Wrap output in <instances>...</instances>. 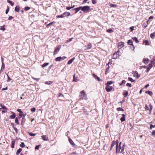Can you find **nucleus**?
I'll list each match as a JSON object with an SVG mask.
<instances>
[{
  "instance_id": "4d7b16f0",
  "label": "nucleus",
  "mask_w": 155,
  "mask_h": 155,
  "mask_svg": "<svg viewBox=\"0 0 155 155\" xmlns=\"http://www.w3.org/2000/svg\"><path fill=\"white\" fill-rule=\"evenodd\" d=\"M17 110L20 113H22V112L21 111V109H17Z\"/></svg>"
},
{
  "instance_id": "bb28decb",
  "label": "nucleus",
  "mask_w": 155,
  "mask_h": 155,
  "mask_svg": "<svg viewBox=\"0 0 155 155\" xmlns=\"http://www.w3.org/2000/svg\"><path fill=\"white\" fill-rule=\"evenodd\" d=\"M22 149L21 148H19L17 151L16 154L17 155H18L20 152L21 151Z\"/></svg>"
},
{
  "instance_id": "473e14b6",
  "label": "nucleus",
  "mask_w": 155,
  "mask_h": 155,
  "mask_svg": "<svg viewBox=\"0 0 155 155\" xmlns=\"http://www.w3.org/2000/svg\"><path fill=\"white\" fill-rule=\"evenodd\" d=\"M7 2L10 4L11 6H13L14 5V3L12 2L11 1L9 0H7Z\"/></svg>"
},
{
  "instance_id": "4be33fe9",
  "label": "nucleus",
  "mask_w": 155,
  "mask_h": 155,
  "mask_svg": "<svg viewBox=\"0 0 155 155\" xmlns=\"http://www.w3.org/2000/svg\"><path fill=\"white\" fill-rule=\"evenodd\" d=\"M0 106L2 107L1 108H0V110L2 109L3 108V109H4L5 110H7V108L5 106H3L2 104H0Z\"/></svg>"
},
{
  "instance_id": "9b49d317",
  "label": "nucleus",
  "mask_w": 155,
  "mask_h": 155,
  "mask_svg": "<svg viewBox=\"0 0 155 155\" xmlns=\"http://www.w3.org/2000/svg\"><path fill=\"white\" fill-rule=\"evenodd\" d=\"M110 62H109L106 65V66H108L107 68L106 69V71H105V74H106L107 73H108L109 72V70L110 68V67L109 66V64Z\"/></svg>"
},
{
  "instance_id": "de8ad7c7",
  "label": "nucleus",
  "mask_w": 155,
  "mask_h": 155,
  "mask_svg": "<svg viewBox=\"0 0 155 155\" xmlns=\"http://www.w3.org/2000/svg\"><path fill=\"white\" fill-rule=\"evenodd\" d=\"M150 109L149 108V110L151 111L153 107L151 104H149Z\"/></svg>"
},
{
  "instance_id": "603ef678",
  "label": "nucleus",
  "mask_w": 155,
  "mask_h": 155,
  "mask_svg": "<svg viewBox=\"0 0 155 155\" xmlns=\"http://www.w3.org/2000/svg\"><path fill=\"white\" fill-rule=\"evenodd\" d=\"M93 76H94V77L95 79H97V78L98 76L96 75V74H95L93 73L92 74Z\"/></svg>"
},
{
  "instance_id": "c9c22d12",
  "label": "nucleus",
  "mask_w": 155,
  "mask_h": 155,
  "mask_svg": "<svg viewBox=\"0 0 155 155\" xmlns=\"http://www.w3.org/2000/svg\"><path fill=\"white\" fill-rule=\"evenodd\" d=\"M117 54L116 53H114L113 55V58L114 59H116L117 58V56H116Z\"/></svg>"
},
{
  "instance_id": "49530a36",
  "label": "nucleus",
  "mask_w": 155,
  "mask_h": 155,
  "mask_svg": "<svg viewBox=\"0 0 155 155\" xmlns=\"http://www.w3.org/2000/svg\"><path fill=\"white\" fill-rule=\"evenodd\" d=\"M66 16L68 17L70 15V13L69 12H65Z\"/></svg>"
},
{
  "instance_id": "e433bc0d",
  "label": "nucleus",
  "mask_w": 155,
  "mask_h": 155,
  "mask_svg": "<svg viewBox=\"0 0 155 155\" xmlns=\"http://www.w3.org/2000/svg\"><path fill=\"white\" fill-rule=\"evenodd\" d=\"M107 32H108V33H111L113 32V30H112V29L109 28V29H107Z\"/></svg>"
},
{
  "instance_id": "bf43d9fd",
  "label": "nucleus",
  "mask_w": 155,
  "mask_h": 155,
  "mask_svg": "<svg viewBox=\"0 0 155 155\" xmlns=\"http://www.w3.org/2000/svg\"><path fill=\"white\" fill-rule=\"evenodd\" d=\"M155 127V125H153L152 124H151L150 126V129H151L153 127Z\"/></svg>"
},
{
  "instance_id": "412c9836",
  "label": "nucleus",
  "mask_w": 155,
  "mask_h": 155,
  "mask_svg": "<svg viewBox=\"0 0 155 155\" xmlns=\"http://www.w3.org/2000/svg\"><path fill=\"white\" fill-rule=\"evenodd\" d=\"M15 141L14 140H12L11 142V147L12 148H13L14 147V145L15 144Z\"/></svg>"
},
{
  "instance_id": "a211bd4d",
  "label": "nucleus",
  "mask_w": 155,
  "mask_h": 155,
  "mask_svg": "<svg viewBox=\"0 0 155 155\" xmlns=\"http://www.w3.org/2000/svg\"><path fill=\"white\" fill-rule=\"evenodd\" d=\"M5 67V64L3 62H2V67H1L0 71H3V69H4Z\"/></svg>"
},
{
  "instance_id": "cd10ccee",
  "label": "nucleus",
  "mask_w": 155,
  "mask_h": 155,
  "mask_svg": "<svg viewBox=\"0 0 155 155\" xmlns=\"http://www.w3.org/2000/svg\"><path fill=\"white\" fill-rule=\"evenodd\" d=\"M15 11L17 12H18L19 11V6H16L15 8Z\"/></svg>"
},
{
  "instance_id": "13d9d810",
  "label": "nucleus",
  "mask_w": 155,
  "mask_h": 155,
  "mask_svg": "<svg viewBox=\"0 0 155 155\" xmlns=\"http://www.w3.org/2000/svg\"><path fill=\"white\" fill-rule=\"evenodd\" d=\"M32 78L33 79L36 80L37 81H38L39 80V79L38 78Z\"/></svg>"
},
{
  "instance_id": "f8f14e48",
  "label": "nucleus",
  "mask_w": 155,
  "mask_h": 155,
  "mask_svg": "<svg viewBox=\"0 0 155 155\" xmlns=\"http://www.w3.org/2000/svg\"><path fill=\"white\" fill-rule=\"evenodd\" d=\"M11 113L12 114V115L10 116L9 117L10 119H13L15 118L16 117L15 113L12 112H11Z\"/></svg>"
},
{
  "instance_id": "5fc2aeb1",
  "label": "nucleus",
  "mask_w": 155,
  "mask_h": 155,
  "mask_svg": "<svg viewBox=\"0 0 155 155\" xmlns=\"http://www.w3.org/2000/svg\"><path fill=\"white\" fill-rule=\"evenodd\" d=\"M92 3L93 4H96L97 2V1H96V0H92Z\"/></svg>"
},
{
  "instance_id": "864d4df0",
  "label": "nucleus",
  "mask_w": 155,
  "mask_h": 155,
  "mask_svg": "<svg viewBox=\"0 0 155 155\" xmlns=\"http://www.w3.org/2000/svg\"><path fill=\"white\" fill-rule=\"evenodd\" d=\"M126 85L127 86H128L130 87H131V86H132V85L131 84H130V83H127V84H126Z\"/></svg>"
},
{
  "instance_id": "aec40b11",
  "label": "nucleus",
  "mask_w": 155,
  "mask_h": 155,
  "mask_svg": "<svg viewBox=\"0 0 155 155\" xmlns=\"http://www.w3.org/2000/svg\"><path fill=\"white\" fill-rule=\"evenodd\" d=\"M150 36L151 38H155V32H154L153 33L150 34Z\"/></svg>"
},
{
  "instance_id": "69168bd1",
  "label": "nucleus",
  "mask_w": 155,
  "mask_h": 155,
  "mask_svg": "<svg viewBox=\"0 0 155 155\" xmlns=\"http://www.w3.org/2000/svg\"><path fill=\"white\" fill-rule=\"evenodd\" d=\"M40 145L36 146L35 147V149L38 150L39 148Z\"/></svg>"
},
{
  "instance_id": "58836bf2",
  "label": "nucleus",
  "mask_w": 155,
  "mask_h": 155,
  "mask_svg": "<svg viewBox=\"0 0 155 155\" xmlns=\"http://www.w3.org/2000/svg\"><path fill=\"white\" fill-rule=\"evenodd\" d=\"M117 110L118 111H124V110L123 109L120 108V107H118L117 108Z\"/></svg>"
},
{
  "instance_id": "79ce46f5",
  "label": "nucleus",
  "mask_w": 155,
  "mask_h": 155,
  "mask_svg": "<svg viewBox=\"0 0 155 155\" xmlns=\"http://www.w3.org/2000/svg\"><path fill=\"white\" fill-rule=\"evenodd\" d=\"M31 110L32 112H34L36 110V108L35 107H33L31 109Z\"/></svg>"
},
{
  "instance_id": "c756f323",
  "label": "nucleus",
  "mask_w": 155,
  "mask_h": 155,
  "mask_svg": "<svg viewBox=\"0 0 155 155\" xmlns=\"http://www.w3.org/2000/svg\"><path fill=\"white\" fill-rule=\"evenodd\" d=\"M87 46H88V48H87V49H89L91 48L92 47V45L91 43H88L87 44Z\"/></svg>"
},
{
  "instance_id": "b1692460",
  "label": "nucleus",
  "mask_w": 155,
  "mask_h": 155,
  "mask_svg": "<svg viewBox=\"0 0 155 155\" xmlns=\"http://www.w3.org/2000/svg\"><path fill=\"white\" fill-rule=\"evenodd\" d=\"M128 92L127 91H125V92L123 93V95L124 97H127L128 95Z\"/></svg>"
},
{
  "instance_id": "72a5a7b5",
  "label": "nucleus",
  "mask_w": 155,
  "mask_h": 155,
  "mask_svg": "<svg viewBox=\"0 0 155 155\" xmlns=\"http://www.w3.org/2000/svg\"><path fill=\"white\" fill-rule=\"evenodd\" d=\"M20 146L22 148H24L25 147V145L23 142H21L20 144Z\"/></svg>"
},
{
  "instance_id": "f03ea898",
  "label": "nucleus",
  "mask_w": 155,
  "mask_h": 155,
  "mask_svg": "<svg viewBox=\"0 0 155 155\" xmlns=\"http://www.w3.org/2000/svg\"><path fill=\"white\" fill-rule=\"evenodd\" d=\"M79 97H80L79 99H87V94L84 91L80 92Z\"/></svg>"
},
{
  "instance_id": "f257e3e1",
  "label": "nucleus",
  "mask_w": 155,
  "mask_h": 155,
  "mask_svg": "<svg viewBox=\"0 0 155 155\" xmlns=\"http://www.w3.org/2000/svg\"><path fill=\"white\" fill-rule=\"evenodd\" d=\"M118 140H117V143L116 144V152L117 153H124L123 152L124 148V145L122 147L121 146V142H120L119 144H118Z\"/></svg>"
},
{
  "instance_id": "4468645a",
  "label": "nucleus",
  "mask_w": 155,
  "mask_h": 155,
  "mask_svg": "<svg viewBox=\"0 0 155 155\" xmlns=\"http://www.w3.org/2000/svg\"><path fill=\"white\" fill-rule=\"evenodd\" d=\"M116 143H117V140L116 141H113L112 143L111 144V147L110 149V150H111L112 148L113 147H114L115 145V144H116Z\"/></svg>"
},
{
  "instance_id": "423d86ee",
  "label": "nucleus",
  "mask_w": 155,
  "mask_h": 155,
  "mask_svg": "<svg viewBox=\"0 0 155 155\" xmlns=\"http://www.w3.org/2000/svg\"><path fill=\"white\" fill-rule=\"evenodd\" d=\"M106 87L105 88V89L106 91L108 92H110L113 89V91L114 90V88L111 86H110L108 85H106Z\"/></svg>"
},
{
  "instance_id": "e2e57ef3",
  "label": "nucleus",
  "mask_w": 155,
  "mask_h": 155,
  "mask_svg": "<svg viewBox=\"0 0 155 155\" xmlns=\"http://www.w3.org/2000/svg\"><path fill=\"white\" fill-rule=\"evenodd\" d=\"M9 8L8 7V8L6 10L5 13L6 14H7L8 13V12H9Z\"/></svg>"
},
{
  "instance_id": "a19ab883",
  "label": "nucleus",
  "mask_w": 155,
  "mask_h": 155,
  "mask_svg": "<svg viewBox=\"0 0 155 155\" xmlns=\"http://www.w3.org/2000/svg\"><path fill=\"white\" fill-rule=\"evenodd\" d=\"M25 115H24V116H23V117H22V119L21 120V122L22 123L23 122L25 121Z\"/></svg>"
},
{
  "instance_id": "052dcab7",
  "label": "nucleus",
  "mask_w": 155,
  "mask_h": 155,
  "mask_svg": "<svg viewBox=\"0 0 155 155\" xmlns=\"http://www.w3.org/2000/svg\"><path fill=\"white\" fill-rule=\"evenodd\" d=\"M150 68H149V67H147V68L146 70V72H148L150 70Z\"/></svg>"
},
{
  "instance_id": "6e6552de",
  "label": "nucleus",
  "mask_w": 155,
  "mask_h": 155,
  "mask_svg": "<svg viewBox=\"0 0 155 155\" xmlns=\"http://www.w3.org/2000/svg\"><path fill=\"white\" fill-rule=\"evenodd\" d=\"M124 46V43L122 42L119 43H118V48L119 49H121Z\"/></svg>"
},
{
  "instance_id": "3c124183",
  "label": "nucleus",
  "mask_w": 155,
  "mask_h": 155,
  "mask_svg": "<svg viewBox=\"0 0 155 155\" xmlns=\"http://www.w3.org/2000/svg\"><path fill=\"white\" fill-rule=\"evenodd\" d=\"M30 9V8L28 7H25V11H27Z\"/></svg>"
},
{
  "instance_id": "4c0bfd02",
  "label": "nucleus",
  "mask_w": 155,
  "mask_h": 155,
  "mask_svg": "<svg viewBox=\"0 0 155 155\" xmlns=\"http://www.w3.org/2000/svg\"><path fill=\"white\" fill-rule=\"evenodd\" d=\"M128 79L129 81H131V82H134L135 81L134 80H133V79L130 77L128 78Z\"/></svg>"
},
{
  "instance_id": "ddd939ff",
  "label": "nucleus",
  "mask_w": 155,
  "mask_h": 155,
  "mask_svg": "<svg viewBox=\"0 0 155 155\" xmlns=\"http://www.w3.org/2000/svg\"><path fill=\"white\" fill-rule=\"evenodd\" d=\"M68 140L71 144L73 146H75V144L73 142V141L70 138H69Z\"/></svg>"
},
{
  "instance_id": "2eb2a0df",
  "label": "nucleus",
  "mask_w": 155,
  "mask_h": 155,
  "mask_svg": "<svg viewBox=\"0 0 155 155\" xmlns=\"http://www.w3.org/2000/svg\"><path fill=\"white\" fill-rule=\"evenodd\" d=\"M42 139L45 141H47L48 140V137L46 135H43L41 136Z\"/></svg>"
},
{
  "instance_id": "8fccbe9b",
  "label": "nucleus",
  "mask_w": 155,
  "mask_h": 155,
  "mask_svg": "<svg viewBox=\"0 0 155 155\" xmlns=\"http://www.w3.org/2000/svg\"><path fill=\"white\" fill-rule=\"evenodd\" d=\"M134 26H132L130 28V31H132L134 30Z\"/></svg>"
},
{
  "instance_id": "7ed1b4c3",
  "label": "nucleus",
  "mask_w": 155,
  "mask_h": 155,
  "mask_svg": "<svg viewBox=\"0 0 155 155\" xmlns=\"http://www.w3.org/2000/svg\"><path fill=\"white\" fill-rule=\"evenodd\" d=\"M81 10L84 12H89L91 11L90 6H81Z\"/></svg>"
},
{
  "instance_id": "0e129e2a",
  "label": "nucleus",
  "mask_w": 155,
  "mask_h": 155,
  "mask_svg": "<svg viewBox=\"0 0 155 155\" xmlns=\"http://www.w3.org/2000/svg\"><path fill=\"white\" fill-rule=\"evenodd\" d=\"M25 115L24 114L22 113H20L19 114V115L21 117L22 116H24V115Z\"/></svg>"
},
{
  "instance_id": "c85d7f7f",
  "label": "nucleus",
  "mask_w": 155,
  "mask_h": 155,
  "mask_svg": "<svg viewBox=\"0 0 155 155\" xmlns=\"http://www.w3.org/2000/svg\"><path fill=\"white\" fill-rule=\"evenodd\" d=\"M52 83V81H46L45 82V84H48V85H50V84H51Z\"/></svg>"
},
{
  "instance_id": "774afa93",
  "label": "nucleus",
  "mask_w": 155,
  "mask_h": 155,
  "mask_svg": "<svg viewBox=\"0 0 155 155\" xmlns=\"http://www.w3.org/2000/svg\"><path fill=\"white\" fill-rule=\"evenodd\" d=\"M155 134V130L153 131L152 132V135H154Z\"/></svg>"
},
{
  "instance_id": "1a4fd4ad",
  "label": "nucleus",
  "mask_w": 155,
  "mask_h": 155,
  "mask_svg": "<svg viewBox=\"0 0 155 155\" xmlns=\"http://www.w3.org/2000/svg\"><path fill=\"white\" fill-rule=\"evenodd\" d=\"M65 17L66 16L65 12L64 13L61 15H60L57 16V18H63Z\"/></svg>"
},
{
  "instance_id": "680f3d73",
  "label": "nucleus",
  "mask_w": 155,
  "mask_h": 155,
  "mask_svg": "<svg viewBox=\"0 0 155 155\" xmlns=\"http://www.w3.org/2000/svg\"><path fill=\"white\" fill-rule=\"evenodd\" d=\"M61 96H62V97H63V95H62L61 93H59V94H58V97H61Z\"/></svg>"
},
{
  "instance_id": "7c9ffc66",
  "label": "nucleus",
  "mask_w": 155,
  "mask_h": 155,
  "mask_svg": "<svg viewBox=\"0 0 155 155\" xmlns=\"http://www.w3.org/2000/svg\"><path fill=\"white\" fill-rule=\"evenodd\" d=\"M146 93L148 94L150 96L152 95L153 94L152 92L150 91H146L145 92Z\"/></svg>"
},
{
  "instance_id": "6e6d98bb",
  "label": "nucleus",
  "mask_w": 155,
  "mask_h": 155,
  "mask_svg": "<svg viewBox=\"0 0 155 155\" xmlns=\"http://www.w3.org/2000/svg\"><path fill=\"white\" fill-rule=\"evenodd\" d=\"M145 109L146 110H149V108L148 107V106L147 105V104H145Z\"/></svg>"
},
{
  "instance_id": "39448f33",
  "label": "nucleus",
  "mask_w": 155,
  "mask_h": 155,
  "mask_svg": "<svg viewBox=\"0 0 155 155\" xmlns=\"http://www.w3.org/2000/svg\"><path fill=\"white\" fill-rule=\"evenodd\" d=\"M67 57L65 56H63L62 57H59L56 58L55 59V60L56 61H60L64 60Z\"/></svg>"
},
{
  "instance_id": "6ab92c4d",
  "label": "nucleus",
  "mask_w": 155,
  "mask_h": 155,
  "mask_svg": "<svg viewBox=\"0 0 155 155\" xmlns=\"http://www.w3.org/2000/svg\"><path fill=\"white\" fill-rule=\"evenodd\" d=\"M143 44L145 45H149V41L148 40H144L143 41Z\"/></svg>"
},
{
  "instance_id": "2f4dec72",
  "label": "nucleus",
  "mask_w": 155,
  "mask_h": 155,
  "mask_svg": "<svg viewBox=\"0 0 155 155\" xmlns=\"http://www.w3.org/2000/svg\"><path fill=\"white\" fill-rule=\"evenodd\" d=\"M49 64V63H45L42 65V68H44L46 66L48 65Z\"/></svg>"
},
{
  "instance_id": "338daca9",
  "label": "nucleus",
  "mask_w": 155,
  "mask_h": 155,
  "mask_svg": "<svg viewBox=\"0 0 155 155\" xmlns=\"http://www.w3.org/2000/svg\"><path fill=\"white\" fill-rule=\"evenodd\" d=\"M13 18V17L12 16H9L8 17V20H12Z\"/></svg>"
},
{
  "instance_id": "ea45409f",
  "label": "nucleus",
  "mask_w": 155,
  "mask_h": 155,
  "mask_svg": "<svg viewBox=\"0 0 155 155\" xmlns=\"http://www.w3.org/2000/svg\"><path fill=\"white\" fill-rule=\"evenodd\" d=\"M15 123H16V124H19V122H18V119L17 117H16L15 118Z\"/></svg>"
},
{
  "instance_id": "09e8293b",
  "label": "nucleus",
  "mask_w": 155,
  "mask_h": 155,
  "mask_svg": "<svg viewBox=\"0 0 155 155\" xmlns=\"http://www.w3.org/2000/svg\"><path fill=\"white\" fill-rule=\"evenodd\" d=\"M74 7V6L72 7H66V9L69 10L70 9H71L73 8Z\"/></svg>"
},
{
  "instance_id": "9d476101",
  "label": "nucleus",
  "mask_w": 155,
  "mask_h": 155,
  "mask_svg": "<svg viewBox=\"0 0 155 155\" xmlns=\"http://www.w3.org/2000/svg\"><path fill=\"white\" fill-rule=\"evenodd\" d=\"M81 9V7H79L78 8H76L74 9H72L71 11H75V13H77L78 12L79 10H80Z\"/></svg>"
},
{
  "instance_id": "c03bdc74",
  "label": "nucleus",
  "mask_w": 155,
  "mask_h": 155,
  "mask_svg": "<svg viewBox=\"0 0 155 155\" xmlns=\"http://www.w3.org/2000/svg\"><path fill=\"white\" fill-rule=\"evenodd\" d=\"M29 135L31 136H34L36 135V134H33L31 133H29Z\"/></svg>"
},
{
  "instance_id": "393cba45",
  "label": "nucleus",
  "mask_w": 155,
  "mask_h": 155,
  "mask_svg": "<svg viewBox=\"0 0 155 155\" xmlns=\"http://www.w3.org/2000/svg\"><path fill=\"white\" fill-rule=\"evenodd\" d=\"M113 83V81H108L107 83L106 84V85H109L112 84Z\"/></svg>"
},
{
  "instance_id": "f3484780",
  "label": "nucleus",
  "mask_w": 155,
  "mask_h": 155,
  "mask_svg": "<svg viewBox=\"0 0 155 155\" xmlns=\"http://www.w3.org/2000/svg\"><path fill=\"white\" fill-rule=\"evenodd\" d=\"M75 58L74 57L72 58L71 60H69L68 62V64H71L72 62L74 61V60Z\"/></svg>"
},
{
  "instance_id": "f704fd0d",
  "label": "nucleus",
  "mask_w": 155,
  "mask_h": 155,
  "mask_svg": "<svg viewBox=\"0 0 155 155\" xmlns=\"http://www.w3.org/2000/svg\"><path fill=\"white\" fill-rule=\"evenodd\" d=\"M151 61L152 62V64H149V68H150V69L152 67L153 65L154 64V63L153 62V60H151Z\"/></svg>"
},
{
  "instance_id": "dca6fc26",
  "label": "nucleus",
  "mask_w": 155,
  "mask_h": 155,
  "mask_svg": "<svg viewBox=\"0 0 155 155\" xmlns=\"http://www.w3.org/2000/svg\"><path fill=\"white\" fill-rule=\"evenodd\" d=\"M125 116H126L124 114H122V117H121V118L120 119V120L122 122L124 121L125 120Z\"/></svg>"
},
{
  "instance_id": "37998d69",
  "label": "nucleus",
  "mask_w": 155,
  "mask_h": 155,
  "mask_svg": "<svg viewBox=\"0 0 155 155\" xmlns=\"http://www.w3.org/2000/svg\"><path fill=\"white\" fill-rule=\"evenodd\" d=\"M7 77H8V79H7V81L8 82H9L11 80V79L8 76V74H7Z\"/></svg>"
},
{
  "instance_id": "20e7f679",
  "label": "nucleus",
  "mask_w": 155,
  "mask_h": 155,
  "mask_svg": "<svg viewBox=\"0 0 155 155\" xmlns=\"http://www.w3.org/2000/svg\"><path fill=\"white\" fill-rule=\"evenodd\" d=\"M127 43L129 45H131V46H130V49H131L133 51H134L135 47L133 44L132 39H130L128 40V41Z\"/></svg>"
},
{
  "instance_id": "0eeeda50",
  "label": "nucleus",
  "mask_w": 155,
  "mask_h": 155,
  "mask_svg": "<svg viewBox=\"0 0 155 155\" xmlns=\"http://www.w3.org/2000/svg\"><path fill=\"white\" fill-rule=\"evenodd\" d=\"M61 48V46L58 45L55 49L54 51V54H57Z\"/></svg>"
},
{
  "instance_id": "5701e85b",
  "label": "nucleus",
  "mask_w": 155,
  "mask_h": 155,
  "mask_svg": "<svg viewBox=\"0 0 155 155\" xmlns=\"http://www.w3.org/2000/svg\"><path fill=\"white\" fill-rule=\"evenodd\" d=\"M110 6L112 7L116 8L117 7V5L116 4H114L112 3H110L109 5Z\"/></svg>"
},
{
  "instance_id": "a18cd8bd",
  "label": "nucleus",
  "mask_w": 155,
  "mask_h": 155,
  "mask_svg": "<svg viewBox=\"0 0 155 155\" xmlns=\"http://www.w3.org/2000/svg\"><path fill=\"white\" fill-rule=\"evenodd\" d=\"M78 81V80L75 78V75H74L73 77V81L77 82Z\"/></svg>"
},
{
  "instance_id": "a878e982",
  "label": "nucleus",
  "mask_w": 155,
  "mask_h": 155,
  "mask_svg": "<svg viewBox=\"0 0 155 155\" xmlns=\"http://www.w3.org/2000/svg\"><path fill=\"white\" fill-rule=\"evenodd\" d=\"M144 63L145 64L148 63V62L149 61V60L148 58H146L144 59H143V60Z\"/></svg>"
}]
</instances>
